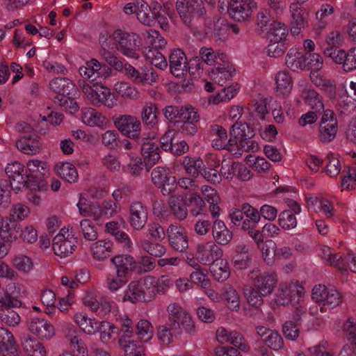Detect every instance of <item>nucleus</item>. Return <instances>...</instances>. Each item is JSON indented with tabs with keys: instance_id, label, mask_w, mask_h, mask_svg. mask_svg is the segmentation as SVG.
<instances>
[{
	"instance_id": "42",
	"label": "nucleus",
	"mask_w": 356,
	"mask_h": 356,
	"mask_svg": "<svg viewBox=\"0 0 356 356\" xmlns=\"http://www.w3.org/2000/svg\"><path fill=\"white\" fill-rule=\"evenodd\" d=\"M301 97L316 112H320L324 106L321 95L312 89H304L301 92Z\"/></svg>"
},
{
	"instance_id": "41",
	"label": "nucleus",
	"mask_w": 356,
	"mask_h": 356,
	"mask_svg": "<svg viewBox=\"0 0 356 356\" xmlns=\"http://www.w3.org/2000/svg\"><path fill=\"white\" fill-rule=\"evenodd\" d=\"M276 92L282 95L291 93L293 88V81L286 71H280L275 75Z\"/></svg>"
},
{
	"instance_id": "39",
	"label": "nucleus",
	"mask_w": 356,
	"mask_h": 356,
	"mask_svg": "<svg viewBox=\"0 0 356 356\" xmlns=\"http://www.w3.org/2000/svg\"><path fill=\"white\" fill-rule=\"evenodd\" d=\"M226 302L227 307L232 311H238L240 308V297L236 290L230 284H225L222 289V300Z\"/></svg>"
},
{
	"instance_id": "50",
	"label": "nucleus",
	"mask_w": 356,
	"mask_h": 356,
	"mask_svg": "<svg viewBox=\"0 0 356 356\" xmlns=\"http://www.w3.org/2000/svg\"><path fill=\"white\" fill-rule=\"evenodd\" d=\"M183 165L186 172L193 177H197L200 173L202 174L204 166V162L201 159L190 156L184 157Z\"/></svg>"
},
{
	"instance_id": "57",
	"label": "nucleus",
	"mask_w": 356,
	"mask_h": 356,
	"mask_svg": "<svg viewBox=\"0 0 356 356\" xmlns=\"http://www.w3.org/2000/svg\"><path fill=\"white\" fill-rule=\"evenodd\" d=\"M146 43L149 46L144 47L143 49H163L165 47L167 41L163 38L159 31L155 30H149L147 32V37L145 38Z\"/></svg>"
},
{
	"instance_id": "36",
	"label": "nucleus",
	"mask_w": 356,
	"mask_h": 356,
	"mask_svg": "<svg viewBox=\"0 0 356 356\" xmlns=\"http://www.w3.org/2000/svg\"><path fill=\"white\" fill-rule=\"evenodd\" d=\"M55 170L59 177L69 183H75L79 179L78 172L71 163H58L55 166Z\"/></svg>"
},
{
	"instance_id": "43",
	"label": "nucleus",
	"mask_w": 356,
	"mask_h": 356,
	"mask_svg": "<svg viewBox=\"0 0 356 356\" xmlns=\"http://www.w3.org/2000/svg\"><path fill=\"white\" fill-rule=\"evenodd\" d=\"M82 121L90 127H102L105 123V118L92 108H86L82 110Z\"/></svg>"
},
{
	"instance_id": "35",
	"label": "nucleus",
	"mask_w": 356,
	"mask_h": 356,
	"mask_svg": "<svg viewBox=\"0 0 356 356\" xmlns=\"http://www.w3.org/2000/svg\"><path fill=\"white\" fill-rule=\"evenodd\" d=\"M159 110L156 104L146 102L142 108L141 120L148 128H153L158 124Z\"/></svg>"
},
{
	"instance_id": "13",
	"label": "nucleus",
	"mask_w": 356,
	"mask_h": 356,
	"mask_svg": "<svg viewBox=\"0 0 356 356\" xmlns=\"http://www.w3.org/2000/svg\"><path fill=\"white\" fill-rule=\"evenodd\" d=\"M124 11L127 15L136 13L138 21L145 25L151 26L154 22L153 13L144 0H134L127 3Z\"/></svg>"
},
{
	"instance_id": "45",
	"label": "nucleus",
	"mask_w": 356,
	"mask_h": 356,
	"mask_svg": "<svg viewBox=\"0 0 356 356\" xmlns=\"http://www.w3.org/2000/svg\"><path fill=\"white\" fill-rule=\"evenodd\" d=\"M211 273L217 281L225 282L230 275V270L227 261L221 259V258L216 261L211 266Z\"/></svg>"
},
{
	"instance_id": "6",
	"label": "nucleus",
	"mask_w": 356,
	"mask_h": 356,
	"mask_svg": "<svg viewBox=\"0 0 356 356\" xmlns=\"http://www.w3.org/2000/svg\"><path fill=\"white\" fill-rule=\"evenodd\" d=\"M248 277L252 285L260 291V293L266 297L273 293L278 282L277 275L275 272L261 273L258 268L250 270Z\"/></svg>"
},
{
	"instance_id": "64",
	"label": "nucleus",
	"mask_w": 356,
	"mask_h": 356,
	"mask_svg": "<svg viewBox=\"0 0 356 356\" xmlns=\"http://www.w3.org/2000/svg\"><path fill=\"white\" fill-rule=\"evenodd\" d=\"M12 185L6 179H0V211L8 208L10 204Z\"/></svg>"
},
{
	"instance_id": "32",
	"label": "nucleus",
	"mask_w": 356,
	"mask_h": 356,
	"mask_svg": "<svg viewBox=\"0 0 356 356\" xmlns=\"http://www.w3.org/2000/svg\"><path fill=\"white\" fill-rule=\"evenodd\" d=\"M16 146L19 151L26 154H35L40 150L38 136L35 134L32 136H21L16 142Z\"/></svg>"
},
{
	"instance_id": "30",
	"label": "nucleus",
	"mask_w": 356,
	"mask_h": 356,
	"mask_svg": "<svg viewBox=\"0 0 356 356\" xmlns=\"http://www.w3.org/2000/svg\"><path fill=\"white\" fill-rule=\"evenodd\" d=\"M140 151L146 165H154L161 159L159 147L152 140H147L143 142Z\"/></svg>"
},
{
	"instance_id": "53",
	"label": "nucleus",
	"mask_w": 356,
	"mask_h": 356,
	"mask_svg": "<svg viewBox=\"0 0 356 356\" xmlns=\"http://www.w3.org/2000/svg\"><path fill=\"white\" fill-rule=\"evenodd\" d=\"M115 90L118 95L124 99L136 100L140 97V93L138 90L124 81L115 83Z\"/></svg>"
},
{
	"instance_id": "38",
	"label": "nucleus",
	"mask_w": 356,
	"mask_h": 356,
	"mask_svg": "<svg viewBox=\"0 0 356 356\" xmlns=\"http://www.w3.org/2000/svg\"><path fill=\"white\" fill-rule=\"evenodd\" d=\"M287 35V26L284 24L273 21L267 30L266 37L269 42H285Z\"/></svg>"
},
{
	"instance_id": "8",
	"label": "nucleus",
	"mask_w": 356,
	"mask_h": 356,
	"mask_svg": "<svg viewBox=\"0 0 356 356\" xmlns=\"http://www.w3.org/2000/svg\"><path fill=\"white\" fill-rule=\"evenodd\" d=\"M118 130L124 136L131 139H139L141 131L140 120L131 115H120L112 118Z\"/></svg>"
},
{
	"instance_id": "5",
	"label": "nucleus",
	"mask_w": 356,
	"mask_h": 356,
	"mask_svg": "<svg viewBox=\"0 0 356 356\" xmlns=\"http://www.w3.org/2000/svg\"><path fill=\"white\" fill-rule=\"evenodd\" d=\"M231 222L241 229L257 226L260 221L259 211L249 204L245 203L241 209H233L229 215Z\"/></svg>"
},
{
	"instance_id": "54",
	"label": "nucleus",
	"mask_w": 356,
	"mask_h": 356,
	"mask_svg": "<svg viewBox=\"0 0 356 356\" xmlns=\"http://www.w3.org/2000/svg\"><path fill=\"white\" fill-rule=\"evenodd\" d=\"M287 287L291 298V305L296 306L303 300L305 293V288L298 281H292L287 283Z\"/></svg>"
},
{
	"instance_id": "49",
	"label": "nucleus",
	"mask_w": 356,
	"mask_h": 356,
	"mask_svg": "<svg viewBox=\"0 0 356 356\" xmlns=\"http://www.w3.org/2000/svg\"><path fill=\"white\" fill-rule=\"evenodd\" d=\"M143 54L145 58L152 65L160 70H165L168 63L164 56L155 49H143Z\"/></svg>"
},
{
	"instance_id": "27",
	"label": "nucleus",
	"mask_w": 356,
	"mask_h": 356,
	"mask_svg": "<svg viewBox=\"0 0 356 356\" xmlns=\"http://www.w3.org/2000/svg\"><path fill=\"white\" fill-rule=\"evenodd\" d=\"M325 262L336 267L342 273L347 272L348 267L353 273H356V257L353 254L348 253L343 259L339 254L332 253L330 259Z\"/></svg>"
},
{
	"instance_id": "2",
	"label": "nucleus",
	"mask_w": 356,
	"mask_h": 356,
	"mask_svg": "<svg viewBox=\"0 0 356 356\" xmlns=\"http://www.w3.org/2000/svg\"><path fill=\"white\" fill-rule=\"evenodd\" d=\"M98 83L96 81L92 87L84 80L80 79L78 81V85L93 105L96 106L104 105L110 108H113L117 104V100L114 95L108 88L99 85Z\"/></svg>"
},
{
	"instance_id": "1",
	"label": "nucleus",
	"mask_w": 356,
	"mask_h": 356,
	"mask_svg": "<svg viewBox=\"0 0 356 356\" xmlns=\"http://www.w3.org/2000/svg\"><path fill=\"white\" fill-rule=\"evenodd\" d=\"M154 298V289L152 285V277L147 276L139 281L131 282L124 291L123 302L136 303L137 302H150Z\"/></svg>"
},
{
	"instance_id": "55",
	"label": "nucleus",
	"mask_w": 356,
	"mask_h": 356,
	"mask_svg": "<svg viewBox=\"0 0 356 356\" xmlns=\"http://www.w3.org/2000/svg\"><path fill=\"white\" fill-rule=\"evenodd\" d=\"M238 88L236 86H231L225 88L218 94L213 95L209 99V103L212 104H218L220 102H228L233 99L237 94Z\"/></svg>"
},
{
	"instance_id": "60",
	"label": "nucleus",
	"mask_w": 356,
	"mask_h": 356,
	"mask_svg": "<svg viewBox=\"0 0 356 356\" xmlns=\"http://www.w3.org/2000/svg\"><path fill=\"white\" fill-rule=\"evenodd\" d=\"M120 333H122V335L119 339L118 343L120 346L124 349V352L130 353V350H132L134 347L136 348L141 345L140 343L130 339L134 333L133 327L122 330Z\"/></svg>"
},
{
	"instance_id": "3",
	"label": "nucleus",
	"mask_w": 356,
	"mask_h": 356,
	"mask_svg": "<svg viewBox=\"0 0 356 356\" xmlns=\"http://www.w3.org/2000/svg\"><path fill=\"white\" fill-rule=\"evenodd\" d=\"M113 39L117 43V49L124 56L138 59V51L142 46L141 39L134 33H127L122 30H116L113 33Z\"/></svg>"
},
{
	"instance_id": "21",
	"label": "nucleus",
	"mask_w": 356,
	"mask_h": 356,
	"mask_svg": "<svg viewBox=\"0 0 356 356\" xmlns=\"http://www.w3.org/2000/svg\"><path fill=\"white\" fill-rule=\"evenodd\" d=\"M188 60L185 53L180 49H175L169 56L170 71L176 77L182 76L187 71Z\"/></svg>"
},
{
	"instance_id": "22",
	"label": "nucleus",
	"mask_w": 356,
	"mask_h": 356,
	"mask_svg": "<svg viewBox=\"0 0 356 356\" xmlns=\"http://www.w3.org/2000/svg\"><path fill=\"white\" fill-rule=\"evenodd\" d=\"M234 254L232 256L234 267L238 270L247 269L252 260L250 252V246L245 243H238L234 247Z\"/></svg>"
},
{
	"instance_id": "47",
	"label": "nucleus",
	"mask_w": 356,
	"mask_h": 356,
	"mask_svg": "<svg viewBox=\"0 0 356 356\" xmlns=\"http://www.w3.org/2000/svg\"><path fill=\"white\" fill-rule=\"evenodd\" d=\"M338 131L337 121L320 123L319 139L322 143H330L334 140Z\"/></svg>"
},
{
	"instance_id": "12",
	"label": "nucleus",
	"mask_w": 356,
	"mask_h": 356,
	"mask_svg": "<svg viewBox=\"0 0 356 356\" xmlns=\"http://www.w3.org/2000/svg\"><path fill=\"white\" fill-rule=\"evenodd\" d=\"M148 209L140 201L132 202L129 207V222L135 230H142L147 222Z\"/></svg>"
},
{
	"instance_id": "31",
	"label": "nucleus",
	"mask_w": 356,
	"mask_h": 356,
	"mask_svg": "<svg viewBox=\"0 0 356 356\" xmlns=\"http://www.w3.org/2000/svg\"><path fill=\"white\" fill-rule=\"evenodd\" d=\"M113 243L109 240H99L92 243L90 250L93 258L102 261L110 257L113 252Z\"/></svg>"
},
{
	"instance_id": "28",
	"label": "nucleus",
	"mask_w": 356,
	"mask_h": 356,
	"mask_svg": "<svg viewBox=\"0 0 356 356\" xmlns=\"http://www.w3.org/2000/svg\"><path fill=\"white\" fill-rule=\"evenodd\" d=\"M49 87L56 94L54 100H58V99H60V97L71 95L74 90L75 85L67 78L58 77L50 81Z\"/></svg>"
},
{
	"instance_id": "37",
	"label": "nucleus",
	"mask_w": 356,
	"mask_h": 356,
	"mask_svg": "<svg viewBox=\"0 0 356 356\" xmlns=\"http://www.w3.org/2000/svg\"><path fill=\"white\" fill-rule=\"evenodd\" d=\"M101 70V64L96 59H92L86 63V65L81 66L79 69V74L84 79L89 80L94 84L97 79L99 77V70Z\"/></svg>"
},
{
	"instance_id": "7",
	"label": "nucleus",
	"mask_w": 356,
	"mask_h": 356,
	"mask_svg": "<svg viewBox=\"0 0 356 356\" xmlns=\"http://www.w3.org/2000/svg\"><path fill=\"white\" fill-rule=\"evenodd\" d=\"M77 247V238L72 231L62 228L55 236L52 242V248L55 254L60 257H67L71 255Z\"/></svg>"
},
{
	"instance_id": "63",
	"label": "nucleus",
	"mask_w": 356,
	"mask_h": 356,
	"mask_svg": "<svg viewBox=\"0 0 356 356\" xmlns=\"http://www.w3.org/2000/svg\"><path fill=\"white\" fill-rule=\"evenodd\" d=\"M278 222L280 226L286 230L294 229L298 224L296 215L290 210H285L280 213Z\"/></svg>"
},
{
	"instance_id": "58",
	"label": "nucleus",
	"mask_w": 356,
	"mask_h": 356,
	"mask_svg": "<svg viewBox=\"0 0 356 356\" xmlns=\"http://www.w3.org/2000/svg\"><path fill=\"white\" fill-rule=\"evenodd\" d=\"M128 279L119 273H109L106 279V286L111 291H117L127 284Z\"/></svg>"
},
{
	"instance_id": "11",
	"label": "nucleus",
	"mask_w": 356,
	"mask_h": 356,
	"mask_svg": "<svg viewBox=\"0 0 356 356\" xmlns=\"http://www.w3.org/2000/svg\"><path fill=\"white\" fill-rule=\"evenodd\" d=\"M176 8L186 24L195 15L202 16L205 13L202 0H177Z\"/></svg>"
},
{
	"instance_id": "10",
	"label": "nucleus",
	"mask_w": 356,
	"mask_h": 356,
	"mask_svg": "<svg viewBox=\"0 0 356 356\" xmlns=\"http://www.w3.org/2000/svg\"><path fill=\"white\" fill-rule=\"evenodd\" d=\"M222 254V250L212 241L197 245L195 256L199 258L200 262L202 264H212L216 261L220 259Z\"/></svg>"
},
{
	"instance_id": "24",
	"label": "nucleus",
	"mask_w": 356,
	"mask_h": 356,
	"mask_svg": "<svg viewBox=\"0 0 356 356\" xmlns=\"http://www.w3.org/2000/svg\"><path fill=\"white\" fill-rule=\"evenodd\" d=\"M234 72L235 69L227 59L225 62L213 67L209 72V76L216 83L223 86L227 81L232 79Z\"/></svg>"
},
{
	"instance_id": "19",
	"label": "nucleus",
	"mask_w": 356,
	"mask_h": 356,
	"mask_svg": "<svg viewBox=\"0 0 356 356\" xmlns=\"http://www.w3.org/2000/svg\"><path fill=\"white\" fill-rule=\"evenodd\" d=\"M111 262L114 266L115 273H119L128 278L139 266L137 261L130 254L115 255L111 258Z\"/></svg>"
},
{
	"instance_id": "59",
	"label": "nucleus",
	"mask_w": 356,
	"mask_h": 356,
	"mask_svg": "<svg viewBox=\"0 0 356 356\" xmlns=\"http://www.w3.org/2000/svg\"><path fill=\"white\" fill-rule=\"evenodd\" d=\"M19 291L15 283L11 282L6 286L3 296L0 298L3 305H19L20 302L17 300Z\"/></svg>"
},
{
	"instance_id": "26",
	"label": "nucleus",
	"mask_w": 356,
	"mask_h": 356,
	"mask_svg": "<svg viewBox=\"0 0 356 356\" xmlns=\"http://www.w3.org/2000/svg\"><path fill=\"white\" fill-rule=\"evenodd\" d=\"M212 236L216 244L226 245L232 240L233 233L222 220L216 219L212 224Z\"/></svg>"
},
{
	"instance_id": "46",
	"label": "nucleus",
	"mask_w": 356,
	"mask_h": 356,
	"mask_svg": "<svg viewBox=\"0 0 356 356\" xmlns=\"http://www.w3.org/2000/svg\"><path fill=\"white\" fill-rule=\"evenodd\" d=\"M168 203L172 213L178 220H184L187 218L188 209L181 197L171 196Z\"/></svg>"
},
{
	"instance_id": "34",
	"label": "nucleus",
	"mask_w": 356,
	"mask_h": 356,
	"mask_svg": "<svg viewBox=\"0 0 356 356\" xmlns=\"http://www.w3.org/2000/svg\"><path fill=\"white\" fill-rule=\"evenodd\" d=\"M0 353L6 352L9 355L17 356L18 346L11 332L2 327L0 329Z\"/></svg>"
},
{
	"instance_id": "48",
	"label": "nucleus",
	"mask_w": 356,
	"mask_h": 356,
	"mask_svg": "<svg viewBox=\"0 0 356 356\" xmlns=\"http://www.w3.org/2000/svg\"><path fill=\"white\" fill-rule=\"evenodd\" d=\"M18 305H3L0 306V319L4 324L8 326H15L21 321L18 313L13 309V307Z\"/></svg>"
},
{
	"instance_id": "14",
	"label": "nucleus",
	"mask_w": 356,
	"mask_h": 356,
	"mask_svg": "<svg viewBox=\"0 0 356 356\" xmlns=\"http://www.w3.org/2000/svg\"><path fill=\"white\" fill-rule=\"evenodd\" d=\"M24 165L18 161L8 163L5 168L10 179L8 182L16 193L27 187V177L24 174Z\"/></svg>"
},
{
	"instance_id": "61",
	"label": "nucleus",
	"mask_w": 356,
	"mask_h": 356,
	"mask_svg": "<svg viewBox=\"0 0 356 356\" xmlns=\"http://www.w3.org/2000/svg\"><path fill=\"white\" fill-rule=\"evenodd\" d=\"M136 334L143 341L150 340L154 334V327L147 320L141 319L136 325Z\"/></svg>"
},
{
	"instance_id": "15",
	"label": "nucleus",
	"mask_w": 356,
	"mask_h": 356,
	"mask_svg": "<svg viewBox=\"0 0 356 356\" xmlns=\"http://www.w3.org/2000/svg\"><path fill=\"white\" fill-rule=\"evenodd\" d=\"M170 245L177 251H185L188 247V237L186 230L181 226L171 224L167 229Z\"/></svg>"
},
{
	"instance_id": "23",
	"label": "nucleus",
	"mask_w": 356,
	"mask_h": 356,
	"mask_svg": "<svg viewBox=\"0 0 356 356\" xmlns=\"http://www.w3.org/2000/svg\"><path fill=\"white\" fill-rule=\"evenodd\" d=\"M29 330L40 339H50L54 335L53 325L47 320L33 318L29 322Z\"/></svg>"
},
{
	"instance_id": "20",
	"label": "nucleus",
	"mask_w": 356,
	"mask_h": 356,
	"mask_svg": "<svg viewBox=\"0 0 356 356\" xmlns=\"http://www.w3.org/2000/svg\"><path fill=\"white\" fill-rule=\"evenodd\" d=\"M343 330L348 343L343 346L338 356H356V323L348 318L343 325Z\"/></svg>"
},
{
	"instance_id": "62",
	"label": "nucleus",
	"mask_w": 356,
	"mask_h": 356,
	"mask_svg": "<svg viewBox=\"0 0 356 356\" xmlns=\"http://www.w3.org/2000/svg\"><path fill=\"white\" fill-rule=\"evenodd\" d=\"M139 245L143 250L156 257H161L166 251L163 245L157 243H152L147 239L141 240Z\"/></svg>"
},
{
	"instance_id": "56",
	"label": "nucleus",
	"mask_w": 356,
	"mask_h": 356,
	"mask_svg": "<svg viewBox=\"0 0 356 356\" xmlns=\"http://www.w3.org/2000/svg\"><path fill=\"white\" fill-rule=\"evenodd\" d=\"M231 135L235 138L251 139L254 136V129L247 123L236 122L230 130Z\"/></svg>"
},
{
	"instance_id": "52",
	"label": "nucleus",
	"mask_w": 356,
	"mask_h": 356,
	"mask_svg": "<svg viewBox=\"0 0 356 356\" xmlns=\"http://www.w3.org/2000/svg\"><path fill=\"white\" fill-rule=\"evenodd\" d=\"M127 155L129 157V162L123 166L124 172L135 177L140 175L144 166L141 157L132 152L127 153Z\"/></svg>"
},
{
	"instance_id": "33",
	"label": "nucleus",
	"mask_w": 356,
	"mask_h": 356,
	"mask_svg": "<svg viewBox=\"0 0 356 356\" xmlns=\"http://www.w3.org/2000/svg\"><path fill=\"white\" fill-rule=\"evenodd\" d=\"M200 56L204 63L208 65H213L214 67L227 59V55L225 53L215 51L213 49L206 47L200 49Z\"/></svg>"
},
{
	"instance_id": "44",
	"label": "nucleus",
	"mask_w": 356,
	"mask_h": 356,
	"mask_svg": "<svg viewBox=\"0 0 356 356\" xmlns=\"http://www.w3.org/2000/svg\"><path fill=\"white\" fill-rule=\"evenodd\" d=\"M243 293L248 304L255 308H258L264 303V295L260 293L254 285L246 284L243 287Z\"/></svg>"
},
{
	"instance_id": "4",
	"label": "nucleus",
	"mask_w": 356,
	"mask_h": 356,
	"mask_svg": "<svg viewBox=\"0 0 356 356\" xmlns=\"http://www.w3.org/2000/svg\"><path fill=\"white\" fill-rule=\"evenodd\" d=\"M168 326L173 331H179L181 327L188 333L195 330V325L189 314L178 303L172 302L167 307Z\"/></svg>"
},
{
	"instance_id": "16",
	"label": "nucleus",
	"mask_w": 356,
	"mask_h": 356,
	"mask_svg": "<svg viewBox=\"0 0 356 356\" xmlns=\"http://www.w3.org/2000/svg\"><path fill=\"white\" fill-rule=\"evenodd\" d=\"M255 8L256 3L254 0H232L229 4L228 13L233 19L245 21L251 16Z\"/></svg>"
},
{
	"instance_id": "18",
	"label": "nucleus",
	"mask_w": 356,
	"mask_h": 356,
	"mask_svg": "<svg viewBox=\"0 0 356 356\" xmlns=\"http://www.w3.org/2000/svg\"><path fill=\"white\" fill-rule=\"evenodd\" d=\"M74 320L79 327L86 334L92 335L101 330L102 327L107 326L112 330L114 329L109 323L98 321L95 318H88L83 312H76L74 316Z\"/></svg>"
},
{
	"instance_id": "9",
	"label": "nucleus",
	"mask_w": 356,
	"mask_h": 356,
	"mask_svg": "<svg viewBox=\"0 0 356 356\" xmlns=\"http://www.w3.org/2000/svg\"><path fill=\"white\" fill-rule=\"evenodd\" d=\"M312 299L318 303L323 304L321 311L323 312V307L334 308L341 302V296L338 291L333 286H326L318 284L312 289Z\"/></svg>"
},
{
	"instance_id": "25",
	"label": "nucleus",
	"mask_w": 356,
	"mask_h": 356,
	"mask_svg": "<svg viewBox=\"0 0 356 356\" xmlns=\"http://www.w3.org/2000/svg\"><path fill=\"white\" fill-rule=\"evenodd\" d=\"M20 225L10 218H4L0 216V237L6 242H12L19 236Z\"/></svg>"
},
{
	"instance_id": "29",
	"label": "nucleus",
	"mask_w": 356,
	"mask_h": 356,
	"mask_svg": "<svg viewBox=\"0 0 356 356\" xmlns=\"http://www.w3.org/2000/svg\"><path fill=\"white\" fill-rule=\"evenodd\" d=\"M307 60L306 54L296 48H291L286 56V65L293 71L302 70L307 67Z\"/></svg>"
},
{
	"instance_id": "17",
	"label": "nucleus",
	"mask_w": 356,
	"mask_h": 356,
	"mask_svg": "<svg viewBox=\"0 0 356 356\" xmlns=\"http://www.w3.org/2000/svg\"><path fill=\"white\" fill-rule=\"evenodd\" d=\"M125 74L135 84L152 85L159 79L157 73L154 71L145 72L135 68L130 64H124Z\"/></svg>"
},
{
	"instance_id": "51",
	"label": "nucleus",
	"mask_w": 356,
	"mask_h": 356,
	"mask_svg": "<svg viewBox=\"0 0 356 356\" xmlns=\"http://www.w3.org/2000/svg\"><path fill=\"white\" fill-rule=\"evenodd\" d=\"M22 346L28 356H46L44 348L34 338L25 339Z\"/></svg>"
},
{
	"instance_id": "40",
	"label": "nucleus",
	"mask_w": 356,
	"mask_h": 356,
	"mask_svg": "<svg viewBox=\"0 0 356 356\" xmlns=\"http://www.w3.org/2000/svg\"><path fill=\"white\" fill-rule=\"evenodd\" d=\"M310 78L312 83L319 89L325 92L330 98L335 97L336 84L334 81L325 79L316 72H312Z\"/></svg>"
}]
</instances>
